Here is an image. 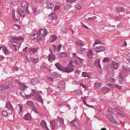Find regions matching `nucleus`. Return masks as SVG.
<instances>
[{
    "label": "nucleus",
    "mask_w": 130,
    "mask_h": 130,
    "mask_svg": "<svg viewBox=\"0 0 130 130\" xmlns=\"http://www.w3.org/2000/svg\"><path fill=\"white\" fill-rule=\"evenodd\" d=\"M24 38L22 36H15L14 37H12L10 39V42L11 43H17L18 41H22V40H24Z\"/></svg>",
    "instance_id": "f257e3e1"
},
{
    "label": "nucleus",
    "mask_w": 130,
    "mask_h": 130,
    "mask_svg": "<svg viewBox=\"0 0 130 130\" xmlns=\"http://www.w3.org/2000/svg\"><path fill=\"white\" fill-rule=\"evenodd\" d=\"M61 46H62V45L61 44L58 45L57 47L56 46L54 45V44H53L52 45V49L54 52H55V53H57L58 51H60L61 48Z\"/></svg>",
    "instance_id": "f03ea898"
},
{
    "label": "nucleus",
    "mask_w": 130,
    "mask_h": 130,
    "mask_svg": "<svg viewBox=\"0 0 130 130\" xmlns=\"http://www.w3.org/2000/svg\"><path fill=\"white\" fill-rule=\"evenodd\" d=\"M40 37H45L47 35V31L46 28H41L39 30Z\"/></svg>",
    "instance_id": "7ed1b4c3"
},
{
    "label": "nucleus",
    "mask_w": 130,
    "mask_h": 130,
    "mask_svg": "<svg viewBox=\"0 0 130 130\" xmlns=\"http://www.w3.org/2000/svg\"><path fill=\"white\" fill-rule=\"evenodd\" d=\"M3 87L5 90L12 89L13 88V83L10 81H7L5 83Z\"/></svg>",
    "instance_id": "20e7f679"
},
{
    "label": "nucleus",
    "mask_w": 130,
    "mask_h": 130,
    "mask_svg": "<svg viewBox=\"0 0 130 130\" xmlns=\"http://www.w3.org/2000/svg\"><path fill=\"white\" fill-rule=\"evenodd\" d=\"M75 70L73 67H63L62 72H64L65 73H72V72H74Z\"/></svg>",
    "instance_id": "39448f33"
},
{
    "label": "nucleus",
    "mask_w": 130,
    "mask_h": 130,
    "mask_svg": "<svg viewBox=\"0 0 130 130\" xmlns=\"http://www.w3.org/2000/svg\"><path fill=\"white\" fill-rule=\"evenodd\" d=\"M17 12L18 13V14H19L20 17H22L23 18H25V17H26V13L24 11L21 10V8H17Z\"/></svg>",
    "instance_id": "423d86ee"
},
{
    "label": "nucleus",
    "mask_w": 130,
    "mask_h": 130,
    "mask_svg": "<svg viewBox=\"0 0 130 130\" xmlns=\"http://www.w3.org/2000/svg\"><path fill=\"white\" fill-rule=\"evenodd\" d=\"M94 50L95 51H96V52H101L102 51H105V50H106V48L102 46H101L94 48Z\"/></svg>",
    "instance_id": "0eeeda50"
},
{
    "label": "nucleus",
    "mask_w": 130,
    "mask_h": 130,
    "mask_svg": "<svg viewBox=\"0 0 130 130\" xmlns=\"http://www.w3.org/2000/svg\"><path fill=\"white\" fill-rule=\"evenodd\" d=\"M71 61H73L74 63H75V64H80L82 61L81 60V59L79 58V57H77V58H72V60Z\"/></svg>",
    "instance_id": "6e6552de"
},
{
    "label": "nucleus",
    "mask_w": 130,
    "mask_h": 130,
    "mask_svg": "<svg viewBox=\"0 0 130 130\" xmlns=\"http://www.w3.org/2000/svg\"><path fill=\"white\" fill-rule=\"evenodd\" d=\"M6 107L8 109H9V110H14V108H13V106L10 101L6 103Z\"/></svg>",
    "instance_id": "1a4fd4ad"
},
{
    "label": "nucleus",
    "mask_w": 130,
    "mask_h": 130,
    "mask_svg": "<svg viewBox=\"0 0 130 130\" xmlns=\"http://www.w3.org/2000/svg\"><path fill=\"white\" fill-rule=\"evenodd\" d=\"M40 125L41 126H42L43 127V128H45V129H48L49 130V129H48V128H47V125L46 124V122L44 120H42L41 123H40Z\"/></svg>",
    "instance_id": "9d476101"
},
{
    "label": "nucleus",
    "mask_w": 130,
    "mask_h": 130,
    "mask_svg": "<svg viewBox=\"0 0 130 130\" xmlns=\"http://www.w3.org/2000/svg\"><path fill=\"white\" fill-rule=\"evenodd\" d=\"M23 119L26 121L31 120L32 119V117H31V115L30 114L27 113L24 116Z\"/></svg>",
    "instance_id": "9b49d317"
},
{
    "label": "nucleus",
    "mask_w": 130,
    "mask_h": 130,
    "mask_svg": "<svg viewBox=\"0 0 130 130\" xmlns=\"http://www.w3.org/2000/svg\"><path fill=\"white\" fill-rule=\"evenodd\" d=\"M39 83H40V81L36 78L34 79L31 81V84L32 86H36V85H37V84H39Z\"/></svg>",
    "instance_id": "f8f14e48"
},
{
    "label": "nucleus",
    "mask_w": 130,
    "mask_h": 130,
    "mask_svg": "<svg viewBox=\"0 0 130 130\" xmlns=\"http://www.w3.org/2000/svg\"><path fill=\"white\" fill-rule=\"evenodd\" d=\"M108 119H109V120L111 121V122L113 123V124H115L116 125H118V124H119L118 122L115 121V119H114L113 117H110L108 118Z\"/></svg>",
    "instance_id": "ddd939ff"
},
{
    "label": "nucleus",
    "mask_w": 130,
    "mask_h": 130,
    "mask_svg": "<svg viewBox=\"0 0 130 130\" xmlns=\"http://www.w3.org/2000/svg\"><path fill=\"white\" fill-rule=\"evenodd\" d=\"M57 55L59 58H61V57H68V53L66 52L58 53Z\"/></svg>",
    "instance_id": "4468645a"
},
{
    "label": "nucleus",
    "mask_w": 130,
    "mask_h": 130,
    "mask_svg": "<svg viewBox=\"0 0 130 130\" xmlns=\"http://www.w3.org/2000/svg\"><path fill=\"white\" fill-rule=\"evenodd\" d=\"M48 60L50 61L55 60V55L52 54H50L48 56Z\"/></svg>",
    "instance_id": "2eb2a0df"
},
{
    "label": "nucleus",
    "mask_w": 130,
    "mask_h": 130,
    "mask_svg": "<svg viewBox=\"0 0 130 130\" xmlns=\"http://www.w3.org/2000/svg\"><path fill=\"white\" fill-rule=\"evenodd\" d=\"M49 18H51L52 20H57V16L55 13H51L49 15Z\"/></svg>",
    "instance_id": "dca6fc26"
},
{
    "label": "nucleus",
    "mask_w": 130,
    "mask_h": 130,
    "mask_svg": "<svg viewBox=\"0 0 130 130\" xmlns=\"http://www.w3.org/2000/svg\"><path fill=\"white\" fill-rule=\"evenodd\" d=\"M55 66L56 68H57V69L59 70V71H62L63 70V67L61 66V65H60V64H59V63L58 62L56 63L55 64Z\"/></svg>",
    "instance_id": "f3484780"
},
{
    "label": "nucleus",
    "mask_w": 130,
    "mask_h": 130,
    "mask_svg": "<svg viewBox=\"0 0 130 130\" xmlns=\"http://www.w3.org/2000/svg\"><path fill=\"white\" fill-rule=\"evenodd\" d=\"M103 93H109L110 92V89L107 87H103L102 89Z\"/></svg>",
    "instance_id": "a211bd4d"
},
{
    "label": "nucleus",
    "mask_w": 130,
    "mask_h": 130,
    "mask_svg": "<svg viewBox=\"0 0 130 130\" xmlns=\"http://www.w3.org/2000/svg\"><path fill=\"white\" fill-rule=\"evenodd\" d=\"M47 6L48 7V9H53L54 5L52 3H50L49 1L46 2Z\"/></svg>",
    "instance_id": "6ab92c4d"
},
{
    "label": "nucleus",
    "mask_w": 130,
    "mask_h": 130,
    "mask_svg": "<svg viewBox=\"0 0 130 130\" xmlns=\"http://www.w3.org/2000/svg\"><path fill=\"white\" fill-rule=\"evenodd\" d=\"M26 104L29 106V107H31V108L35 107V105H34V102H33L32 101H27Z\"/></svg>",
    "instance_id": "aec40b11"
},
{
    "label": "nucleus",
    "mask_w": 130,
    "mask_h": 130,
    "mask_svg": "<svg viewBox=\"0 0 130 130\" xmlns=\"http://www.w3.org/2000/svg\"><path fill=\"white\" fill-rule=\"evenodd\" d=\"M116 11L118 13H123L124 12V8L118 7L116 8Z\"/></svg>",
    "instance_id": "412c9836"
},
{
    "label": "nucleus",
    "mask_w": 130,
    "mask_h": 130,
    "mask_svg": "<svg viewBox=\"0 0 130 130\" xmlns=\"http://www.w3.org/2000/svg\"><path fill=\"white\" fill-rule=\"evenodd\" d=\"M87 56H88L89 58H93V52H92L91 50H89L88 51H87Z\"/></svg>",
    "instance_id": "4be33fe9"
},
{
    "label": "nucleus",
    "mask_w": 130,
    "mask_h": 130,
    "mask_svg": "<svg viewBox=\"0 0 130 130\" xmlns=\"http://www.w3.org/2000/svg\"><path fill=\"white\" fill-rule=\"evenodd\" d=\"M56 38H57V37L56 36L52 35L50 37V42H54L55 40H56Z\"/></svg>",
    "instance_id": "5701e85b"
},
{
    "label": "nucleus",
    "mask_w": 130,
    "mask_h": 130,
    "mask_svg": "<svg viewBox=\"0 0 130 130\" xmlns=\"http://www.w3.org/2000/svg\"><path fill=\"white\" fill-rule=\"evenodd\" d=\"M50 125L52 126V129H53L55 126H56V122H55V120H53L50 122Z\"/></svg>",
    "instance_id": "b1692460"
},
{
    "label": "nucleus",
    "mask_w": 130,
    "mask_h": 130,
    "mask_svg": "<svg viewBox=\"0 0 130 130\" xmlns=\"http://www.w3.org/2000/svg\"><path fill=\"white\" fill-rule=\"evenodd\" d=\"M94 66L98 68H101V65L100 64V60H96L94 62Z\"/></svg>",
    "instance_id": "393cba45"
},
{
    "label": "nucleus",
    "mask_w": 130,
    "mask_h": 130,
    "mask_svg": "<svg viewBox=\"0 0 130 130\" xmlns=\"http://www.w3.org/2000/svg\"><path fill=\"white\" fill-rule=\"evenodd\" d=\"M82 77H83V78H90V75L89 74V73H87V72H82Z\"/></svg>",
    "instance_id": "a878e982"
},
{
    "label": "nucleus",
    "mask_w": 130,
    "mask_h": 130,
    "mask_svg": "<svg viewBox=\"0 0 130 130\" xmlns=\"http://www.w3.org/2000/svg\"><path fill=\"white\" fill-rule=\"evenodd\" d=\"M2 51H3L4 53L5 54H8L9 53V50H8V48L5 47H2Z\"/></svg>",
    "instance_id": "bb28decb"
},
{
    "label": "nucleus",
    "mask_w": 130,
    "mask_h": 130,
    "mask_svg": "<svg viewBox=\"0 0 130 130\" xmlns=\"http://www.w3.org/2000/svg\"><path fill=\"white\" fill-rule=\"evenodd\" d=\"M76 46L78 45H79L80 46H84V43L81 40L76 41Z\"/></svg>",
    "instance_id": "cd10ccee"
},
{
    "label": "nucleus",
    "mask_w": 130,
    "mask_h": 130,
    "mask_svg": "<svg viewBox=\"0 0 130 130\" xmlns=\"http://www.w3.org/2000/svg\"><path fill=\"white\" fill-rule=\"evenodd\" d=\"M37 96H38V100L41 103H42L43 104V100H42V98L41 97V95L40 94L38 93L37 94Z\"/></svg>",
    "instance_id": "c85d7f7f"
},
{
    "label": "nucleus",
    "mask_w": 130,
    "mask_h": 130,
    "mask_svg": "<svg viewBox=\"0 0 130 130\" xmlns=\"http://www.w3.org/2000/svg\"><path fill=\"white\" fill-rule=\"evenodd\" d=\"M57 120H58V121H59V123H61V124H62V125H63V124H64V123H63L64 122V120L63 119L59 117L57 118Z\"/></svg>",
    "instance_id": "c756f323"
},
{
    "label": "nucleus",
    "mask_w": 130,
    "mask_h": 130,
    "mask_svg": "<svg viewBox=\"0 0 130 130\" xmlns=\"http://www.w3.org/2000/svg\"><path fill=\"white\" fill-rule=\"evenodd\" d=\"M71 8H72V6H71L70 4H67L64 6L65 11H69Z\"/></svg>",
    "instance_id": "7c9ffc66"
},
{
    "label": "nucleus",
    "mask_w": 130,
    "mask_h": 130,
    "mask_svg": "<svg viewBox=\"0 0 130 130\" xmlns=\"http://www.w3.org/2000/svg\"><path fill=\"white\" fill-rule=\"evenodd\" d=\"M112 64L114 69H115V70H117V69H118V63L117 62H116L115 61H113Z\"/></svg>",
    "instance_id": "2f4dec72"
},
{
    "label": "nucleus",
    "mask_w": 130,
    "mask_h": 130,
    "mask_svg": "<svg viewBox=\"0 0 130 130\" xmlns=\"http://www.w3.org/2000/svg\"><path fill=\"white\" fill-rule=\"evenodd\" d=\"M21 7L22 8H25V7H26V8L27 9H28V5H27V2L23 1L21 3Z\"/></svg>",
    "instance_id": "473e14b6"
},
{
    "label": "nucleus",
    "mask_w": 130,
    "mask_h": 130,
    "mask_svg": "<svg viewBox=\"0 0 130 130\" xmlns=\"http://www.w3.org/2000/svg\"><path fill=\"white\" fill-rule=\"evenodd\" d=\"M102 85V83H96L94 84V88H95V89H99L100 87H101Z\"/></svg>",
    "instance_id": "72a5a7b5"
},
{
    "label": "nucleus",
    "mask_w": 130,
    "mask_h": 130,
    "mask_svg": "<svg viewBox=\"0 0 130 130\" xmlns=\"http://www.w3.org/2000/svg\"><path fill=\"white\" fill-rule=\"evenodd\" d=\"M12 16L14 19V21L16 22V21H18V18H16V15H15V11H12Z\"/></svg>",
    "instance_id": "f704fd0d"
},
{
    "label": "nucleus",
    "mask_w": 130,
    "mask_h": 130,
    "mask_svg": "<svg viewBox=\"0 0 130 130\" xmlns=\"http://www.w3.org/2000/svg\"><path fill=\"white\" fill-rule=\"evenodd\" d=\"M2 114L4 116H5V117H8V112H7L6 111L3 110L2 111Z\"/></svg>",
    "instance_id": "c9c22d12"
},
{
    "label": "nucleus",
    "mask_w": 130,
    "mask_h": 130,
    "mask_svg": "<svg viewBox=\"0 0 130 130\" xmlns=\"http://www.w3.org/2000/svg\"><path fill=\"white\" fill-rule=\"evenodd\" d=\"M86 50L85 48H83V47H81L80 49L79 50V53L82 54L83 51H84Z\"/></svg>",
    "instance_id": "e433bc0d"
},
{
    "label": "nucleus",
    "mask_w": 130,
    "mask_h": 130,
    "mask_svg": "<svg viewBox=\"0 0 130 130\" xmlns=\"http://www.w3.org/2000/svg\"><path fill=\"white\" fill-rule=\"evenodd\" d=\"M109 81H110L111 83H115L116 82V80L114 79V78L109 77Z\"/></svg>",
    "instance_id": "4c0bfd02"
},
{
    "label": "nucleus",
    "mask_w": 130,
    "mask_h": 130,
    "mask_svg": "<svg viewBox=\"0 0 130 130\" xmlns=\"http://www.w3.org/2000/svg\"><path fill=\"white\" fill-rule=\"evenodd\" d=\"M109 61H110V59L108 57H105L103 60V62H109Z\"/></svg>",
    "instance_id": "58836bf2"
},
{
    "label": "nucleus",
    "mask_w": 130,
    "mask_h": 130,
    "mask_svg": "<svg viewBox=\"0 0 130 130\" xmlns=\"http://www.w3.org/2000/svg\"><path fill=\"white\" fill-rule=\"evenodd\" d=\"M126 58L127 61L130 63V53L126 54Z\"/></svg>",
    "instance_id": "ea45409f"
},
{
    "label": "nucleus",
    "mask_w": 130,
    "mask_h": 130,
    "mask_svg": "<svg viewBox=\"0 0 130 130\" xmlns=\"http://www.w3.org/2000/svg\"><path fill=\"white\" fill-rule=\"evenodd\" d=\"M123 70H124V71H127V72H130L129 67H128L127 66H124V67H123Z\"/></svg>",
    "instance_id": "a19ab883"
},
{
    "label": "nucleus",
    "mask_w": 130,
    "mask_h": 130,
    "mask_svg": "<svg viewBox=\"0 0 130 130\" xmlns=\"http://www.w3.org/2000/svg\"><path fill=\"white\" fill-rule=\"evenodd\" d=\"M100 43H101V42L100 41V40H95V42L93 44V46H95V45H96V44H100Z\"/></svg>",
    "instance_id": "79ce46f5"
},
{
    "label": "nucleus",
    "mask_w": 130,
    "mask_h": 130,
    "mask_svg": "<svg viewBox=\"0 0 130 130\" xmlns=\"http://www.w3.org/2000/svg\"><path fill=\"white\" fill-rule=\"evenodd\" d=\"M31 60L32 62H34V63H37L38 61H39V60L38 59V58H34V59H32Z\"/></svg>",
    "instance_id": "37998d69"
},
{
    "label": "nucleus",
    "mask_w": 130,
    "mask_h": 130,
    "mask_svg": "<svg viewBox=\"0 0 130 130\" xmlns=\"http://www.w3.org/2000/svg\"><path fill=\"white\" fill-rule=\"evenodd\" d=\"M25 97H26V98H31V97H33V94L30 93L29 94H25Z\"/></svg>",
    "instance_id": "c03bdc74"
},
{
    "label": "nucleus",
    "mask_w": 130,
    "mask_h": 130,
    "mask_svg": "<svg viewBox=\"0 0 130 130\" xmlns=\"http://www.w3.org/2000/svg\"><path fill=\"white\" fill-rule=\"evenodd\" d=\"M30 51H31V52H33V53H36V52H37V49H36V48H31L30 49Z\"/></svg>",
    "instance_id": "a18cd8bd"
},
{
    "label": "nucleus",
    "mask_w": 130,
    "mask_h": 130,
    "mask_svg": "<svg viewBox=\"0 0 130 130\" xmlns=\"http://www.w3.org/2000/svg\"><path fill=\"white\" fill-rule=\"evenodd\" d=\"M18 46L16 45H12V49H13V50H14V51H17V47Z\"/></svg>",
    "instance_id": "49530a36"
},
{
    "label": "nucleus",
    "mask_w": 130,
    "mask_h": 130,
    "mask_svg": "<svg viewBox=\"0 0 130 130\" xmlns=\"http://www.w3.org/2000/svg\"><path fill=\"white\" fill-rule=\"evenodd\" d=\"M59 87H61L62 88L64 87V83L63 82H61L59 84Z\"/></svg>",
    "instance_id": "de8ad7c7"
},
{
    "label": "nucleus",
    "mask_w": 130,
    "mask_h": 130,
    "mask_svg": "<svg viewBox=\"0 0 130 130\" xmlns=\"http://www.w3.org/2000/svg\"><path fill=\"white\" fill-rule=\"evenodd\" d=\"M61 33L62 34H63V33H66L67 32V28H63L61 29Z\"/></svg>",
    "instance_id": "09e8293b"
},
{
    "label": "nucleus",
    "mask_w": 130,
    "mask_h": 130,
    "mask_svg": "<svg viewBox=\"0 0 130 130\" xmlns=\"http://www.w3.org/2000/svg\"><path fill=\"white\" fill-rule=\"evenodd\" d=\"M119 81H123V77H122V75L120 73L119 74Z\"/></svg>",
    "instance_id": "8fccbe9b"
},
{
    "label": "nucleus",
    "mask_w": 130,
    "mask_h": 130,
    "mask_svg": "<svg viewBox=\"0 0 130 130\" xmlns=\"http://www.w3.org/2000/svg\"><path fill=\"white\" fill-rule=\"evenodd\" d=\"M18 106L20 108V113L23 111V106L21 104H18Z\"/></svg>",
    "instance_id": "3c124183"
},
{
    "label": "nucleus",
    "mask_w": 130,
    "mask_h": 130,
    "mask_svg": "<svg viewBox=\"0 0 130 130\" xmlns=\"http://www.w3.org/2000/svg\"><path fill=\"white\" fill-rule=\"evenodd\" d=\"M32 94H34L35 95H38V94H39L38 92H37V91H36V90H35V89H33L32 90Z\"/></svg>",
    "instance_id": "603ef678"
},
{
    "label": "nucleus",
    "mask_w": 130,
    "mask_h": 130,
    "mask_svg": "<svg viewBox=\"0 0 130 130\" xmlns=\"http://www.w3.org/2000/svg\"><path fill=\"white\" fill-rule=\"evenodd\" d=\"M31 109L32 110H33V111H34L35 113H36V114H38V112L36 110V108H35V107H32Z\"/></svg>",
    "instance_id": "864d4df0"
},
{
    "label": "nucleus",
    "mask_w": 130,
    "mask_h": 130,
    "mask_svg": "<svg viewBox=\"0 0 130 130\" xmlns=\"http://www.w3.org/2000/svg\"><path fill=\"white\" fill-rule=\"evenodd\" d=\"M88 20L89 21H90L91 23H93V22H94V17H89L88 18Z\"/></svg>",
    "instance_id": "5fc2aeb1"
},
{
    "label": "nucleus",
    "mask_w": 130,
    "mask_h": 130,
    "mask_svg": "<svg viewBox=\"0 0 130 130\" xmlns=\"http://www.w3.org/2000/svg\"><path fill=\"white\" fill-rule=\"evenodd\" d=\"M107 111L108 112H109V113H111V114H114V112H113V111L110 110L109 109H108L107 110Z\"/></svg>",
    "instance_id": "6e6d98bb"
},
{
    "label": "nucleus",
    "mask_w": 130,
    "mask_h": 130,
    "mask_svg": "<svg viewBox=\"0 0 130 130\" xmlns=\"http://www.w3.org/2000/svg\"><path fill=\"white\" fill-rule=\"evenodd\" d=\"M116 88H117L119 90L122 89V87L118 85H116Z\"/></svg>",
    "instance_id": "4d7b16f0"
},
{
    "label": "nucleus",
    "mask_w": 130,
    "mask_h": 130,
    "mask_svg": "<svg viewBox=\"0 0 130 130\" xmlns=\"http://www.w3.org/2000/svg\"><path fill=\"white\" fill-rule=\"evenodd\" d=\"M77 57H78V56H77V54H76V53H74L73 54V57H72V58H76Z\"/></svg>",
    "instance_id": "13d9d810"
},
{
    "label": "nucleus",
    "mask_w": 130,
    "mask_h": 130,
    "mask_svg": "<svg viewBox=\"0 0 130 130\" xmlns=\"http://www.w3.org/2000/svg\"><path fill=\"white\" fill-rule=\"evenodd\" d=\"M32 36L34 37V38H37V37H38V34L35 33L34 35H32Z\"/></svg>",
    "instance_id": "bf43d9fd"
},
{
    "label": "nucleus",
    "mask_w": 130,
    "mask_h": 130,
    "mask_svg": "<svg viewBox=\"0 0 130 130\" xmlns=\"http://www.w3.org/2000/svg\"><path fill=\"white\" fill-rule=\"evenodd\" d=\"M32 11L34 12V14H36L37 13V9L35 8H32Z\"/></svg>",
    "instance_id": "052dcab7"
},
{
    "label": "nucleus",
    "mask_w": 130,
    "mask_h": 130,
    "mask_svg": "<svg viewBox=\"0 0 130 130\" xmlns=\"http://www.w3.org/2000/svg\"><path fill=\"white\" fill-rule=\"evenodd\" d=\"M21 87H22V88H24V89H27V86L24 84L22 83Z\"/></svg>",
    "instance_id": "680f3d73"
},
{
    "label": "nucleus",
    "mask_w": 130,
    "mask_h": 130,
    "mask_svg": "<svg viewBox=\"0 0 130 130\" xmlns=\"http://www.w3.org/2000/svg\"><path fill=\"white\" fill-rule=\"evenodd\" d=\"M42 38H44V37H41L39 39H38V41L39 42H41V41H42Z\"/></svg>",
    "instance_id": "e2e57ef3"
},
{
    "label": "nucleus",
    "mask_w": 130,
    "mask_h": 130,
    "mask_svg": "<svg viewBox=\"0 0 130 130\" xmlns=\"http://www.w3.org/2000/svg\"><path fill=\"white\" fill-rule=\"evenodd\" d=\"M75 74H78V75H80V73H81V71L80 70H76L75 72Z\"/></svg>",
    "instance_id": "0e129e2a"
},
{
    "label": "nucleus",
    "mask_w": 130,
    "mask_h": 130,
    "mask_svg": "<svg viewBox=\"0 0 130 130\" xmlns=\"http://www.w3.org/2000/svg\"><path fill=\"white\" fill-rule=\"evenodd\" d=\"M114 109L116 111H120V109H119V108L117 107H115Z\"/></svg>",
    "instance_id": "69168bd1"
},
{
    "label": "nucleus",
    "mask_w": 130,
    "mask_h": 130,
    "mask_svg": "<svg viewBox=\"0 0 130 130\" xmlns=\"http://www.w3.org/2000/svg\"><path fill=\"white\" fill-rule=\"evenodd\" d=\"M72 61H71V62L69 63L68 67H73V63Z\"/></svg>",
    "instance_id": "338daca9"
},
{
    "label": "nucleus",
    "mask_w": 130,
    "mask_h": 130,
    "mask_svg": "<svg viewBox=\"0 0 130 130\" xmlns=\"http://www.w3.org/2000/svg\"><path fill=\"white\" fill-rule=\"evenodd\" d=\"M82 27H83V28H86V29H88L89 30V27H88L87 26H86V25L83 24V25H82Z\"/></svg>",
    "instance_id": "774afa93"
}]
</instances>
